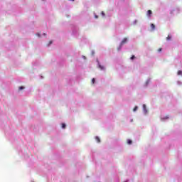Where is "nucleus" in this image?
<instances>
[{"mask_svg": "<svg viewBox=\"0 0 182 182\" xmlns=\"http://www.w3.org/2000/svg\"><path fill=\"white\" fill-rule=\"evenodd\" d=\"M71 1H75V0H71Z\"/></svg>", "mask_w": 182, "mask_h": 182, "instance_id": "obj_19", "label": "nucleus"}, {"mask_svg": "<svg viewBox=\"0 0 182 182\" xmlns=\"http://www.w3.org/2000/svg\"><path fill=\"white\" fill-rule=\"evenodd\" d=\"M50 45H52V41H50Z\"/></svg>", "mask_w": 182, "mask_h": 182, "instance_id": "obj_16", "label": "nucleus"}, {"mask_svg": "<svg viewBox=\"0 0 182 182\" xmlns=\"http://www.w3.org/2000/svg\"><path fill=\"white\" fill-rule=\"evenodd\" d=\"M83 58H84V59H86V57L84 56Z\"/></svg>", "mask_w": 182, "mask_h": 182, "instance_id": "obj_18", "label": "nucleus"}, {"mask_svg": "<svg viewBox=\"0 0 182 182\" xmlns=\"http://www.w3.org/2000/svg\"><path fill=\"white\" fill-rule=\"evenodd\" d=\"M95 80H95V78H92V85H94Z\"/></svg>", "mask_w": 182, "mask_h": 182, "instance_id": "obj_11", "label": "nucleus"}, {"mask_svg": "<svg viewBox=\"0 0 182 182\" xmlns=\"http://www.w3.org/2000/svg\"><path fill=\"white\" fill-rule=\"evenodd\" d=\"M126 182V181H125Z\"/></svg>", "mask_w": 182, "mask_h": 182, "instance_id": "obj_20", "label": "nucleus"}, {"mask_svg": "<svg viewBox=\"0 0 182 182\" xmlns=\"http://www.w3.org/2000/svg\"><path fill=\"white\" fill-rule=\"evenodd\" d=\"M132 143H133L132 140H130V139L127 140V144H132Z\"/></svg>", "mask_w": 182, "mask_h": 182, "instance_id": "obj_7", "label": "nucleus"}, {"mask_svg": "<svg viewBox=\"0 0 182 182\" xmlns=\"http://www.w3.org/2000/svg\"><path fill=\"white\" fill-rule=\"evenodd\" d=\"M102 16H105V12L102 11Z\"/></svg>", "mask_w": 182, "mask_h": 182, "instance_id": "obj_13", "label": "nucleus"}, {"mask_svg": "<svg viewBox=\"0 0 182 182\" xmlns=\"http://www.w3.org/2000/svg\"><path fill=\"white\" fill-rule=\"evenodd\" d=\"M137 109H138L137 106L134 107V108L133 109V112H136L137 110Z\"/></svg>", "mask_w": 182, "mask_h": 182, "instance_id": "obj_9", "label": "nucleus"}, {"mask_svg": "<svg viewBox=\"0 0 182 182\" xmlns=\"http://www.w3.org/2000/svg\"><path fill=\"white\" fill-rule=\"evenodd\" d=\"M99 68L101 70H105V67L101 65H99Z\"/></svg>", "mask_w": 182, "mask_h": 182, "instance_id": "obj_5", "label": "nucleus"}, {"mask_svg": "<svg viewBox=\"0 0 182 182\" xmlns=\"http://www.w3.org/2000/svg\"><path fill=\"white\" fill-rule=\"evenodd\" d=\"M23 89H25V87H23L22 86L19 87V90H23Z\"/></svg>", "mask_w": 182, "mask_h": 182, "instance_id": "obj_12", "label": "nucleus"}, {"mask_svg": "<svg viewBox=\"0 0 182 182\" xmlns=\"http://www.w3.org/2000/svg\"><path fill=\"white\" fill-rule=\"evenodd\" d=\"M95 140L97 143H100V138L99 136H95Z\"/></svg>", "mask_w": 182, "mask_h": 182, "instance_id": "obj_3", "label": "nucleus"}, {"mask_svg": "<svg viewBox=\"0 0 182 182\" xmlns=\"http://www.w3.org/2000/svg\"><path fill=\"white\" fill-rule=\"evenodd\" d=\"M62 128L65 129L66 128V124H62Z\"/></svg>", "mask_w": 182, "mask_h": 182, "instance_id": "obj_8", "label": "nucleus"}, {"mask_svg": "<svg viewBox=\"0 0 182 182\" xmlns=\"http://www.w3.org/2000/svg\"><path fill=\"white\" fill-rule=\"evenodd\" d=\"M151 14H153L152 11H151V10H149V11H147V15H148V16H150L151 15Z\"/></svg>", "mask_w": 182, "mask_h": 182, "instance_id": "obj_4", "label": "nucleus"}, {"mask_svg": "<svg viewBox=\"0 0 182 182\" xmlns=\"http://www.w3.org/2000/svg\"><path fill=\"white\" fill-rule=\"evenodd\" d=\"M95 18L97 19L98 16H95Z\"/></svg>", "mask_w": 182, "mask_h": 182, "instance_id": "obj_17", "label": "nucleus"}, {"mask_svg": "<svg viewBox=\"0 0 182 182\" xmlns=\"http://www.w3.org/2000/svg\"><path fill=\"white\" fill-rule=\"evenodd\" d=\"M133 59H136V57L134 55H132L131 60H133Z\"/></svg>", "mask_w": 182, "mask_h": 182, "instance_id": "obj_10", "label": "nucleus"}, {"mask_svg": "<svg viewBox=\"0 0 182 182\" xmlns=\"http://www.w3.org/2000/svg\"><path fill=\"white\" fill-rule=\"evenodd\" d=\"M151 28L152 31H154L156 29V26L154 23H151Z\"/></svg>", "mask_w": 182, "mask_h": 182, "instance_id": "obj_1", "label": "nucleus"}, {"mask_svg": "<svg viewBox=\"0 0 182 182\" xmlns=\"http://www.w3.org/2000/svg\"><path fill=\"white\" fill-rule=\"evenodd\" d=\"M143 107H144V109H146V105H143Z\"/></svg>", "mask_w": 182, "mask_h": 182, "instance_id": "obj_14", "label": "nucleus"}, {"mask_svg": "<svg viewBox=\"0 0 182 182\" xmlns=\"http://www.w3.org/2000/svg\"><path fill=\"white\" fill-rule=\"evenodd\" d=\"M171 36H168L166 37V41H171Z\"/></svg>", "mask_w": 182, "mask_h": 182, "instance_id": "obj_6", "label": "nucleus"}, {"mask_svg": "<svg viewBox=\"0 0 182 182\" xmlns=\"http://www.w3.org/2000/svg\"><path fill=\"white\" fill-rule=\"evenodd\" d=\"M127 42V38H124L122 41V45L126 43Z\"/></svg>", "mask_w": 182, "mask_h": 182, "instance_id": "obj_2", "label": "nucleus"}, {"mask_svg": "<svg viewBox=\"0 0 182 182\" xmlns=\"http://www.w3.org/2000/svg\"><path fill=\"white\" fill-rule=\"evenodd\" d=\"M158 51H159V52H161V48H159V49L158 50Z\"/></svg>", "mask_w": 182, "mask_h": 182, "instance_id": "obj_15", "label": "nucleus"}]
</instances>
